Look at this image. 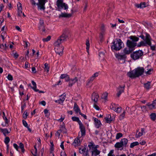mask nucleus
<instances>
[{
  "mask_svg": "<svg viewBox=\"0 0 156 156\" xmlns=\"http://www.w3.org/2000/svg\"><path fill=\"white\" fill-rule=\"evenodd\" d=\"M7 47L6 44H0V48L3 49H5Z\"/></svg>",
  "mask_w": 156,
  "mask_h": 156,
  "instance_id": "51",
  "label": "nucleus"
},
{
  "mask_svg": "<svg viewBox=\"0 0 156 156\" xmlns=\"http://www.w3.org/2000/svg\"><path fill=\"white\" fill-rule=\"evenodd\" d=\"M145 133L144 129V128H141V132H139L138 130L137 131L136 137L137 138H139Z\"/></svg>",
  "mask_w": 156,
  "mask_h": 156,
  "instance_id": "22",
  "label": "nucleus"
},
{
  "mask_svg": "<svg viewBox=\"0 0 156 156\" xmlns=\"http://www.w3.org/2000/svg\"><path fill=\"white\" fill-rule=\"evenodd\" d=\"M38 28L40 30H41L43 32L45 31V29L44 24V21L41 19L40 20Z\"/></svg>",
  "mask_w": 156,
  "mask_h": 156,
  "instance_id": "14",
  "label": "nucleus"
},
{
  "mask_svg": "<svg viewBox=\"0 0 156 156\" xmlns=\"http://www.w3.org/2000/svg\"><path fill=\"white\" fill-rule=\"evenodd\" d=\"M146 106L148 107L150 109H153L156 108V99L152 103H148Z\"/></svg>",
  "mask_w": 156,
  "mask_h": 156,
  "instance_id": "13",
  "label": "nucleus"
},
{
  "mask_svg": "<svg viewBox=\"0 0 156 156\" xmlns=\"http://www.w3.org/2000/svg\"><path fill=\"white\" fill-rule=\"evenodd\" d=\"M73 109L74 110L75 112L76 113H79L81 112L79 108L78 105L76 103L74 104V106L73 107Z\"/></svg>",
  "mask_w": 156,
  "mask_h": 156,
  "instance_id": "30",
  "label": "nucleus"
},
{
  "mask_svg": "<svg viewBox=\"0 0 156 156\" xmlns=\"http://www.w3.org/2000/svg\"><path fill=\"white\" fill-rule=\"evenodd\" d=\"M133 51L132 49L127 46V47L123 49V52L126 55L129 54Z\"/></svg>",
  "mask_w": 156,
  "mask_h": 156,
  "instance_id": "21",
  "label": "nucleus"
},
{
  "mask_svg": "<svg viewBox=\"0 0 156 156\" xmlns=\"http://www.w3.org/2000/svg\"><path fill=\"white\" fill-rule=\"evenodd\" d=\"M146 142L145 140H143L140 141V144L141 145H144L146 144Z\"/></svg>",
  "mask_w": 156,
  "mask_h": 156,
  "instance_id": "59",
  "label": "nucleus"
},
{
  "mask_svg": "<svg viewBox=\"0 0 156 156\" xmlns=\"http://www.w3.org/2000/svg\"><path fill=\"white\" fill-rule=\"evenodd\" d=\"M144 69L143 67H139L130 71L127 73L128 76L131 78H134L141 76L143 73Z\"/></svg>",
  "mask_w": 156,
  "mask_h": 156,
  "instance_id": "2",
  "label": "nucleus"
},
{
  "mask_svg": "<svg viewBox=\"0 0 156 156\" xmlns=\"http://www.w3.org/2000/svg\"><path fill=\"white\" fill-rule=\"evenodd\" d=\"M108 95V93L107 92H105L102 95L101 98L106 101L107 100Z\"/></svg>",
  "mask_w": 156,
  "mask_h": 156,
  "instance_id": "35",
  "label": "nucleus"
},
{
  "mask_svg": "<svg viewBox=\"0 0 156 156\" xmlns=\"http://www.w3.org/2000/svg\"><path fill=\"white\" fill-rule=\"evenodd\" d=\"M7 35L6 32L5 31H2V33L1 36L3 37V36L5 37Z\"/></svg>",
  "mask_w": 156,
  "mask_h": 156,
  "instance_id": "61",
  "label": "nucleus"
},
{
  "mask_svg": "<svg viewBox=\"0 0 156 156\" xmlns=\"http://www.w3.org/2000/svg\"><path fill=\"white\" fill-rule=\"evenodd\" d=\"M99 97L98 94L97 93L94 92L92 94L91 99L95 102H96L98 101Z\"/></svg>",
  "mask_w": 156,
  "mask_h": 156,
  "instance_id": "20",
  "label": "nucleus"
},
{
  "mask_svg": "<svg viewBox=\"0 0 156 156\" xmlns=\"http://www.w3.org/2000/svg\"><path fill=\"white\" fill-rule=\"evenodd\" d=\"M0 131L5 136H6L10 133V132L7 129H2L0 127Z\"/></svg>",
  "mask_w": 156,
  "mask_h": 156,
  "instance_id": "28",
  "label": "nucleus"
},
{
  "mask_svg": "<svg viewBox=\"0 0 156 156\" xmlns=\"http://www.w3.org/2000/svg\"><path fill=\"white\" fill-rule=\"evenodd\" d=\"M125 87V85H123L122 86H120L117 88V95L118 97H119L121 94L123 93L124 91Z\"/></svg>",
  "mask_w": 156,
  "mask_h": 156,
  "instance_id": "15",
  "label": "nucleus"
},
{
  "mask_svg": "<svg viewBox=\"0 0 156 156\" xmlns=\"http://www.w3.org/2000/svg\"><path fill=\"white\" fill-rule=\"evenodd\" d=\"M94 121L95 127L97 128H99L101 125V123L100 120L97 118H95L94 119Z\"/></svg>",
  "mask_w": 156,
  "mask_h": 156,
  "instance_id": "19",
  "label": "nucleus"
},
{
  "mask_svg": "<svg viewBox=\"0 0 156 156\" xmlns=\"http://www.w3.org/2000/svg\"><path fill=\"white\" fill-rule=\"evenodd\" d=\"M122 134L120 133H117L115 138L116 139L118 140L122 136Z\"/></svg>",
  "mask_w": 156,
  "mask_h": 156,
  "instance_id": "43",
  "label": "nucleus"
},
{
  "mask_svg": "<svg viewBox=\"0 0 156 156\" xmlns=\"http://www.w3.org/2000/svg\"><path fill=\"white\" fill-rule=\"evenodd\" d=\"M44 68L45 71L47 72L49 71V67L48 64L45 63L44 64Z\"/></svg>",
  "mask_w": 156,
  "mask_h": 156,
  "instance_id": "42",
  "label": "nucleus"
},
{
  "mask_svg": "<svg viewBox=\"0 0 156 156\" xmlns=\"http://www.w3.org/2000/svg\"><path fill=\"white\" fill-rule=\"evenodd\" d=\"M32 85L34 87H31L32 88L35 92L38 91L39 90L37 89V86L36 83L34 81L32 80L31 82Z\"/></svg>",
  "mask_w": 156,
  "mask_h": 156,
  "instance_id": "33",
  "label": "nucleus"
},
{
  "mask_svg": "<svg viewBox=\"0 0 156 156\" xmlns=\"http://www.w3.org/2000/svg\"><path fill=\"white\" fill-rule=\"evenodd\" d=\"M150 116L151 119L152 120L154 121L156 118V114L155 113H152L150 115Z\"/></svg>",
  "mask_w": 156,
  "mask_h": 156,
  "instance_id": "40",
  "label": "nucleus"
},
{
  "mask_svg": "<svg viewBox=\"0 0 156 156\" xmlns=\"http://www.w3.org/2000/svg\"><path fill=\"white\" fill-rule=\"evenodd\" d=\"M116 58L118 60H124L126 57V55L123 52L121 53H118L115 54Z\"/></svg>",
  "mask_w": 156,
  "mask_h": 156,
  "instance_id": "11",
  "label": "nucleus"
},
{
  "mask_svg": "<svg viewBox=\"0 0 156 156\" xmlns=\"http://www.w3.org/2000/svg\"><path fill=\"white\" fill-rule=\"evenodd\" d=\"M139 144L138 142L136 141L131 144L130 147V148H133L134 147L138 145Z\"/></svg>",
  "mask_w": 156,
  "mask_h": 156,
  "instance_id": "37",
  "label": "nucleus"
},
{
  "mask_svg": "<svg viewBox=\"0 0 156 156\" xmlns=\"http://www.w3.org/2000/svg\"><path fill=\"white\" fill-rule=\"evenodd\" d=\"M63 143H64V142L63 141L62 142H61V143L60 145L61 147L63 150H64V145H63Z\"/></svg>",
  "mask_w": 156,
  "mask_h": 156,
  "instance_id": "62",
  "label": "nucleus"
},
{
  "mask_svg": "<svg viewBox=\"0 0 156 156\" xmlns=\"http://www.w3.org/2000/svg\"><path fill=\"white\" fill-rule=\"evenodd\" d=\"M105 119L106 122L108 123H110L113 120L110 115H107L105 118Z\"/></svg>",
  "mask_w": 156,
  "mask_h": 156,
  "instance_id": "29",
  "label": "nucleus"
},
{
  "mask_svg": "<svg viewBox=\"0 0 156 156\" xmlns=\"http://www.w3.org/2000/svg\"><path fill=\"white\" fill-rule=\"evenodd\" d=\"M72 119L73 121L77 122H78L79 125V128L80 130V134L81 136H82L84 135L85 134V128L82 122L80 120L79 118L74 116L72 117Z\"/></svg>",
  "mask_w": 156,
  "mask_h": 156,
  "instance_id": "3",
  "label": "nucleus"
},
{
  "mask_svg": "<svg viewBox=\"0 0 156 156\" xmlns=\"http://www.w3.org/2000/svg\"><path fill=\"white\" fill-rule=\"evenodd\" d=\"M65 118V117L64 116H61V118L58 119V121H59L60 122H62L64 120Z\"/></svg>",
  "mask_w": 156,
  "mask_h": 156,
  "instance_id": "60",
  "label": "nucleus"
},
{
  "mask_svg": "<svg viewBox=\"0 0 156 156\" xmlns=\"http://www.w3.org/2000/svg\"><path fill=\"white\" fill-rule=\"evenodd\" d=\"M10 139L9 137H6L5 139L4 142L6 144H7L9 142Z\"/></svg>",
  "mask_w": 156,
  "mask_h": 156,
  "instance_id": "49",
  "label": "nucleus"
},
{
  "mask_svg": "<svg viewBox=\"0 0 156 156\" xmlns=\"http://www.w3.org/2000/svg\"><path fill=\"white\" fill-rule=\"evenodd\" d=\"M125 114V111H124L123 112L122 114H121L119 116V119L120 120H122L124 118Z\"/></svg>",
  "mask_w": 156,
  "mask_h": 156,
  "instance_id": "44",
  "label": "nucleus"
},
{
  "mask_svg": "<svg viewBox=\"0 0 156 156\" xmlns=\"http://www.w3.org/2000/svg\"><path fill=\"white\" fill-rule=\"evenodd\" d=\"M86 45L87 46V47H86L87 51L88 53L89 48V47H90V43H89V41L88 40H87L86 41Z\"/></svg>",
  "mask_w": 156,
  "mask_h": 156,
  "instance_id": "41",
  "label": "nucleus"
},
{
  "mask_svg": "<svg viewBox=\"0 0 156 156\" xmlns=\"http://www.w3.org/2000/svg\"><path fill=\"white\" fill-rule=\"evenodd\" d=\"M66 97V94L63 93L61 95L59 100L55 101L56 102L58 103L59 104H62L64 101Z\"/></svg>",
  "mask_w": 156,
  "mask_h": 156,
  "instance_id": "16",
  "label": "nucleus"
},
{
  "mask_svg": "<svg viewBox=\"0 0 156 156\" xmlns=\"http://www.w3.org/2000/svg\"><path fill=\"white\" fill-rule=\"evenodd\" d=\"M56 5L59 9L64 8V9L66 10L68 8L67 4L63 3V0H57L56 2Z\"/></svg>",
  "mask_w": 156,
  "mask_h": 156,
  "instance_id": "7",
  "label": "nucleus"
},
{
  "mask_svg": "<svg viewBox=\"0 0 156 156\" xmlns=\"http://www.w3.org/2000/svg\"><path fill=\"white\" fill-rule=\"evenodd\" d=\"M67 37L65 33H63L54 43L55 51L60 56L62 55L64 49V47L61 44L65 41Z\"/></svg>",
  "mask_w": 156,
  "mask_h": 156,
  "instance_id": "1",
  "label": "nucleus"
},
{
  "mask_svg": "<svg viewBox=\"0 0 156 156\" xmlns=\"http://www.w3.org/2000/svg\"><path fill=\"white\" fill-rule=\"evenodd\" d=\"M94 107L97 110H99V107L95 104L94 105Z\"/></svg>",
  "mask_w": 156,
  "mask_h": 156,
  "instance_id": "58",
  "label": "nucleus"
},
{
  "mask_svg": "<svg viewBox=\"0 0 156 156\" xmlns=\"http://www.w3.org/2000/svg\"><path fill=\"white\" fill-rule=\"evenodd\" d=\"M51 38V37L50 36H48L46 38H43L42 40L44 42H47L49 41Z\"/></svg>",
  "mask_w": 156,
  "mask_h": 156,
  "instance_id": "48",
  "label": "nucleus"
},
{
  "mask_svg": "<svg viewBox=\"0 0 156 156\" xmlns=\"http://www.w3.org/2000/svg\"><path fill=\"white\" fill-rule=\"evenodd\" d=\"M128 140L126 138L121 139L120 142L123 147H126L128 143Z\"/></svg>",
  "mask_w": 156,
  "mask_h": 156,
  "instance_id": "27",
  "label": "nucleus"
},
{
  "mask_svg": "<svg viewBox=\"0 0 156 156\" xmlns=\"http://www.w3.org/2000/svg\"><path fill=\"white\" fill-rule=\"evenodd\" d=\"M28 115V114L27 113V112L25 111L23 114V117L24 119H26Z\"/></svg>",
  "mask_w": 156,
  "mask_h": 156,
  "instance_id": "52",
  "label": "nucleus"
},
{
  "mask_svg": "<svg viewBox=\"0 0 156 156\" xmlns=\"http://www.w3.org/2000/svg\"><path fill=\"white\" fill-rule=\"evenodd\" d=\"M23 123L24 126L25 127H27L28 126V124L26 121L24 120H23L22 121Z\"/></svg>",
  "mask_w": 156,
  "mask_h": 156,
  "instance_id": "56",
  "label": "nucleus"
},
{
  "mask_svg": "<svg viewBox=\"0 0 156 156\" xmlns=\"http://www.w3.org/2000/svg\"><path fill=\"white\" fill-rule=\"evenodd\" d=\"M67 75L66 74H62L60 76V78L62 79H65Z\"/></svg>",
  "mask_w": 156,
  "mask_h": 156,
  "instance_id": "57",
  "label": "nucleus"
},
{
  "mask_svg": "<svg viewBox=\"0 0 156 156\" xmlns=\"http://www.w3.org/2000/svg\"><path fill=\"white\" fill-rule=\"evenodd\" d=\"M151 82H148L144 84V87L147 90H149L150 88Z\"/></svg>",
  "mask_w": 156,
  "mask_h": 156,
  "instance_id": "36",
  "label": "nucleus"
},
{
  "mask_svg": "<svg viewBox=\"0 0 156 156\" xmlns=\"http://www.w3.org/2000/svg\"><path fill=\"white\" fill-rule=\"evenodd\" d=\"M145 73L147 74H151L153 70L150 65H148L145 68Z\"/></svg>",
  "mask_w": 156,
  "mask_h": 156,
  "instance_id": "18",
  "label": "nucleus"
},
{
  "mask_svg": "<svg viewBox=\"0 0 156 156\" xmlns=\"http://www.w3.org/2000/svg\"><path fill=\"white\" fill-rule=\"evenodd\" d=\"M78 80L76 77H75L73 79H71L70 80L69 83V87L72 86Z\"/></svg>",
  "mask_w": 156,
  "mask_h": 156,
  "instance_id": "25",
  "label": "nucleus"
},
{
  "mask_svg": "<svg viewBox=\"0 0 156 156\" xmlns=\"http://www.w3.org/2000/svg\"><path fill=\"white\" fill-rule=\"evenodd\" d=\"M110 108L117 113H119L121 112L122 108L118 105L112 103L110 106Z\"/></svg>",
  "mask_w": 156,
  "mask_h": 156,
  "instance_id": "9",
  "label": "nucleus"
},
{
  "mask_svg": "<svg viewBox=\"0 0 156 156\" xmlns=\"http://www.w3.org/2000/svg\"><path fill=\"white\" fill-rule=\"evenodd\" d=\"M94 145L93 143L90 142L89 144L88 145V147L90 149H93L94 147H94Z\"/></svg>",
  "mask_w": 156,
  "mask_h": 156,
  "instance_id": "45",
  "label": "nucleus"
},
{
  "mask_svg": "<svg viewBox=\"0 0 156 156\" xmlns=\"http://www.w3.org/2000/svg\"><path fill=\"white\" fill-rule=\"evenodd\" d=\"M115 148H120L123 147L121 142L116 143L115 145Z\"/></svg>",
  "mask_w": 156,
  "mask_h": 156,
  "instance_id": "38",
  "label": "nucleus"
},
{
  "mask_svg": "<svg viewBox=\"0 0 156 156\" xmlns=\"http://www.w3.org/2000/svg\"><path fill=\"white\" fill-rule=\"evenodd\" d=\"M93 150V151H91L92 156H96L100 154V152L97 149V147H94V149Z\"/></svg>",
  "mask_w": 156,
  "mask_h": 156,
  "instance_id": "26",
  "label": "nucleus"
},
{
  "mask_svg": "<svg viewBox=\"0 0 156 156\" xmlns=\"http://www.w3.org/2000/svg\"><path fill=\"white\" fill-rule=\"evenodd\" d=\"M62 130L61 129L58 130L55 133V135L58 136L59 137Z\"/></svg>",
  "mask_w": 156,
  "mask_h": 156,
  "instance_id": "53",
  "label": "nucleus"
},
{
  "mask_svg": "<svg viewBox=\"0 0 156 156\" xmlns=\"http://www.w3.org/2000/svg\"><path fill=\"white\" fill-rule=\"evenodd\" d=\"M31 153L33 156H37V148L36 149L33 150L31 151Z\"/></svg>",
  "mask_w": 156,
  "mask_h": 156,
  "instance_id": "47",
  "label": "nucleus"
},
{
  "mask_svg": "<svg viewBox=\"0 0 156 156\" xmlns=\"http://www.w3.org/2000/svg\"><path fill=\"white\" fill-rule=\"evenodd\" d=\"M146 44H147L145 41L144 42L143 41H141L138 43L137 45V46L138 47H140L141 46H145Z\"/></svg>",
  "mask_w": 156,
  "mask_h": 156,
  "instance_id": "34",
  "label": "nucleus"
},
{
  "mask_svg": "<svg viewBox=\"0 0 156 156\" xmlns=\"http://www.w3.org/2000/svg\"><path fill=\"white\" fill-rule=\"evenodd\" d=\"M81 144V141L79 139V138H76L74 142L73 143V145L75 146H80Z\"/></svg>",
  "mask_w": 156,
  "mask_h": 156,
  "instance_id": "24",
  "label": "nucleus"
},
{
  "mask_svg": "<svg viewBox=\"0 0 156 156\" xmlns=\"http://www.w3.org/2000/svg\"><path fill=\"white\" fill-rule=\"evenodd\" d=\"M84 149L81 148L79 149V152L81 154H82L84 152Z\"/></svg>",
  "mask_w": 156,
  "mask_h": 156,
  "instance_id": "63",
  "label": "nucleus"
},
{
  "mask_svg": "<svg viewBox=\"0 0 156 156\" xmlns=\"http://www.w3.org/2000/svg\"><path fill=\"white\" fill-rule=\"evenodd\" d=\"M7 78L9 80H12L13 77L10 74H8L7 76Z\"/></svg>",
  "mask_w": 156,
  "mask_h": 156,
  "instance_id": "55",
  "label": "nucleus"
},
{
  "mask_svg": "<svg viewBox=\"0 0 156 156\" xmlns=\"http://www.w3.org/2000/svg\"><path fill=\"white\" fill-rule=\"evenodd\" d=\"M32 72L34 73H35L36 72V68L34 67L32 68Z\"/></svg>",
  "mask_w": 156,
  "mask_h": 156,
  "instance_id": "64",
  "label": "nucleus"
},
{
  "mask_svg": "<svg viewBox=\"0 0 156 156\" xmlns=\"http://www.w3.org/2000/svg\"><path fill=\"white\" fill-rule=\"evenodd\" d=\"M105 34V31H102V32H101L100 34L99 37L100 38V41H103V37L104 35Z\"/></svg>",
  "mask_w": 156,
  "mask_h": 156,
  "instance_id": "39",
  "label": "nucleus"
},
{
  "mask_svg": "<svg viewBox=\"0 0 156 156\" xmlns=\"http://www.w3.org/2000/svg\"><path fill=\"white\" fill-rule=\"evenodd\" d=\"M123 43L120 39L117 40L113 42V45L112 46V49L116 50H120L122 47Z\"/></svg>",
  "mask_w": 156,
  "mask_h": 156,
  "instance_id": "4",
  "label": "nucleus"
},
{
  "mask_svg": "<svg viewBox=\"0 0 156 156\" xmlns=\"http://www.w3.org/2000/svg\"><path fill=\"white\" fill-rule=\"evenodd\" d=\"M44 112L45 116L48 117L49 116V113L48 112V110L47 109H45L44 110Z\"/></svg>",
  "mask_w": 156,
  "mask_h": 156,
  "instance_id": "46",
  "label": "nucleus"
},
{
  "mask_svg": "<svg viewBox=\"0 0 156 156\" xmlns=\"http://www.w3.org/2000/svg\"><path fill=\"white\" fill-rule=\"evenodd\" d=\"M143 52L142 50H138L133 52L131 54V57L133 60H136L140 58L143 55Z\"/></svg>",
  "mask_w": 156,
  "mask_h": 156,
  "instance_id": "5",
  "label": "nucleus"
},
{
  "mask_svg": "<svg viewBox=\"0 0 156 156\" xmlns=\"http://www.w3.org/2000/svg\"><path fill=\"white\" fill-rule=\"evenodd\" d=\"M126 45L127 46L134 50L135 49V47L137 45V44L136 42H133L129 40H128L126 41Z\"/></svg>",
  "mask_w": 156,
  "mask_h": 156,
  "instance_id": "10",
  "label": "nucleus"
},
{
  "mask_svg": "<svg viewBox=\"0 0 156 156\" xmlns=\"http://www.w3.org/2000/svg\"><path fill=\"white\" fill-rule=\"evenodd\" d=\"M71 15L70 14H68L66 13H61V14L59 15V18L61 17H69L71 16Z\"/></svg>",
  "mask_w": 156,
  "mask_h": 156,
  "instance_id": "31",
  "label": "nucleus"
},
{
  "mask_svg": "<svg viewBox=\"0 0 156 156\" xmlns=\"http://www.w3.org/2000/svg\"><path fill=\"white\" fill-rule=\"evenodd\" d=\"M19 147L20 148L22 149V151H23V150H24V145L23 144L21 143H20L19 144Z\"/></svg>",
  "mask_w": 156,
  "mask_h": 156,
  "instance_id": "54",
  "label": "nucleus"
},
{
  "mask_svg": "<svg viewBox=\"0 0 156 156\" xmlns=\"http://www.w3.org/2000/svg\"><path fill=\"white\" fill-rule=\"evenodd\" d=\"M148 4L144 2L141 3L140 4H136L135 6L138 8H143L147 6Z\"/></svg>",
  "mask_w": 156,
  "mask_h": 156,
  "instance_id": "23",
  "label": "nucleus"
},
{
  "mask_svg": "<svg viewBox=\"0 0 156 156\" xmlns=\"http://www.w3.org/2000/svg\"><path fill=\"white\" fill-rule=\"evenodd\" d=\"M99 75V73L98 72H96L94 73L90 78L88 80V82L87 84V85L88 86L89 83L91 82H92L97 77H98Z\"/></svg>",
  "mask_w": 156,
  "mask_h": 156,
  "instance_id": "12",
  "label": "nucleus"
},
{
  "mask_svg": "<svg viewBox=\"0 0 156 156\" xmlns=\"http://www.w3.org/2000/svg\"><path fill=\"white\" fill-rule=\"evenodd\" d=\"M108 156H115L114 154V150H111L108 154Z\"/></svg>",
  "mask_w": 156,
  "mask_h": 156,
  "instance_id": "50",
  "label": "nucleus"
},
{
  "mask_svg": "<svg viewBox=\"0 0 156 156\" xmlns=\"http://www.w3.org/2000/svg\"><path fill=\"white\" fill-rule=\"evenodd\" d=\"M129 38L131 40V41L135 42H136L139 40V38L136 36H131L129 37Z\"/></svg>",
  "mask_w": 156,
  "mask_h": 156,
  "instance_id": "32",
  "label": "nucleus"
},
{
  "mask_svg": "<svg viewBox=\"0 0 156 156\" xmlns=\"http://www.w3.org/2000/svg\"><path fill=\"white\" fill-rule=\"evenodd\" d=\"M18 15L19 16H22V5L21 3L18 2L17 4Z\"/></svg>",
  "mask_w": 156,
  "mask_h": 156,
  "instance_id": "17",
  "label": "nucleus"
},
{
  "mask_svg": "<svg viewBox=\"0 0 156 156\" xmlns=\"http://www.w3.org/2000/svg\"><path fill=\"white\" fill-rule=\"evenodd\" d=\"M145 41L146 42L147 44L149 45L150 46L151 49L152 50H155V45H151V41L152 40V39L151 38L150 35L147 33H145Z\"/></svg>",
  "mask_w": 156,
  "mask_h": 156,
  "instance_id": "8",
  "label": "nucleus"
},
{
  "mask_svg": "<svg viewBox=\"0 0 156 156\" xmlns=\"http://www.w3.org/2000/svg\"><path fill=\"white\" fill-rule=\"evenodd\" d=\"M45 0H38V2L37 4L34 1H33L32 2V5H35L36 4L38 6V9L41 10H44L45 8L44 5L45 3Z\"/></svg>",
  "mask_w": 156,
  "mask_h": 156,
  "instance_id": "6",
  "label": "nucleus"
}]
</instances>
